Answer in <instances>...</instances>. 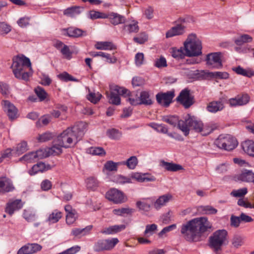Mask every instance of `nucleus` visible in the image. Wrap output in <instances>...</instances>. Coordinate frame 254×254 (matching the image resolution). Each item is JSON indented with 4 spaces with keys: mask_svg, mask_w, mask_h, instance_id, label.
<instances>
[{
    "mask_svg": "<svg viewBox=\"0 0 254 254\" xmlns=\"http://www.w3.org/2000/svg\"><path fill=\"white\" fill-rule=\"evenodd\" d=\"M82 123H78L73 127H69L59 135L54 141V144L48 148L51 155H58L62 152V147L67 148L74 147L81 139L83 132L80 127Z\"/></svg>",
    "mask_w": 254,
    "mask_h": 254,
    "instance_id": "nucleus-1",
    "label": "nucleus"
},
{
    "mask_svg": "<svg viewBox=\"0 0 254 254\" xmlns=\"http://www.w3.org/2000/svg\"><path fill=\"white\" fill-rule=\"evenodd\" d=\"M211 228L212 224L208 218L206 217H200L183 224L181 226V233L187 241L197 242L202 240L203 234Z\"/></svg>",
    "mask_w": 254,
    "mask_h": 254,
    "instance_id": "nucleus-2",
    "label": "nucleus"
},
{
    "mask_svg": "<svg viewBox=\"0 0 254 254\" xmlns=\"http://www.w3.org/2000/svg\"><path fill=\"white\" fill-rule=\"evenodd\" d=\"M12 61L11 68L14 76L18 79L28 81L33 74L29 59L24 56H16Z\"/></svg>",
    "mask_w": 254,
    "mask_h": 254,
    "instance_id": "nucleus-3",
    "label": "nucleus"
},
{
    "mask_svg": "<svg viewBox=\"0 0 254 254\" xmlns=\"http://www.w3.org/2000/svg\"><path fill=\"white\" fill-rule=\"evenodd\" d=\"M228 243V232L226 230H218L209 238V246L215 253L222 250V247Z\"/></svg>",
    "mask_w": 254,
    "mask_h": 254,
    "instance_id": "nucleus-4",
    "label": "nucleus"
},
{
    "mask_svg": "<svg viewBox=\"0 0 254 254\" xmlns=\"http://www.w3.org/2000/svg\"><path fill=\"white\" fill-rule=\"evenodd\" d=\"M186 55L188 57L198 56L202 54L201 41L195 34H190L184 43Z\"/></svg>",
    "mask_w": 254,
    "mask_h": 254,
    "instance_id": "nucleus-5",
    "label": "nucleus"
},
{
    "mask_svg": "<svg viewBox=\"0 0 254 254\" xmlns=\"http://www.w3.org/2000/svg\"><path fill=\"white\" fill-rule=\"evenodd\" d=\"M190 118H191V116L188 114L181 120H179L178 117L175 116L164 117L162 120L173 127H176L177 125L178 128L184 133V135L187 136L189 134V127L186 121Z\"/></svg>",
    "mask_w": 254,
    "mask_h": 254,
    "instance_id": "nucleus-6",
    "label": "nucleus"
},
{
    "mask_svg": "<svg viewBox=\"0 0 254 254\" xmlns=\"http://www.w3.org/2000/svg\"><path fill=\"white\" fill-rule=\"evenodd\" d=\"M186 122L189 127V131L192 129L196 132H201L203 135H207L215 128L210 125L203 126L201 121L197 120L193 116H191V118L189 119Z\"/></svg>",
    "mask_w": 254,
    "mask_h": 254,
    "instance_id": "nucleus-7",
    "label": "nucleus"
},
{
    "mask_svg": "<svg viewBox=\"0 0 254 254\" xmlns=\"http://www.w3.org/2000/svg\"><path fill=\"white\" fill-rule=\"evenodd\" d=\"M215 143L218 147L228 151L234 149L238 145L236 139L229 134L219 135Z\"/></svg>",
    "mask_w": 254,
    "mask_h": 254,
    "instance_id": "nucleus-8",
    "label": "nucleus"
},
{
    "mask_svg": "<svg viewBox=\"0 0 254 254\" xmlns=\"http://www.w3.org/2000/svg\"><path fill=\"white\" fill-rule=\"evenodd\" d=\"M129 91L118 85H113L110 87V93L107 96L109 102L112 104L119 105L121 103L120 95L126 96L129 95Z\"/></svg>",
    "mask_w": 254,
    "mask_h": 254,
    "instance_id": "nucleus-9",
    "label": "nucleus"
},
{
    "mask_svg": "<svg viewBox=\"0 0 254 254\" xmlns=\"http://www.w3.org/2000/svg\"><path fill=\"white\" fill-rule=\"evenodd\" d=\"M50 155L51 154H50L49 149L47 148L45 149H39L35 152H29L20 158L19 160L21 161L24 160L27 163H32L38 159L46 158Z\"/></svg>",
    "mask_w": 254,
    "mask_h": 254,
    "instance_id": "nucleus-10",
    "label": "nucleus"
},
{
    "mask_svg": "<svg viewBox=\"0 0 254 254\" xmlns=\"http://www.w3.org/2000/svg\"><path fill=\"white\" fill-rule=\"evenodd\" d=\"M119 242V241L117 238L100 240L95 244L94 249L98 252L110 250L113 249Z\"/></svg>",
    "mask_w": 254,
    "mask_h": 254,
    "instance_id": "nucleus-11",
    "label": "nucleus"
},
{
    "mask_svg": "<svg viewBox=\"0 0 254 254\" xmlns=\"http://www.w3.org/2000/svg\"><path fill=\"white\" fill-rule=\"evenodd\" d=\"M174 97V90L169 91L165 93H158L156 95L157 102L165 107H167L170 105Z\"/></svg>",
    "mask_w": 254,
    "mask_h": 254,
    "instance_id": "nucleus-12",
    "label": "nucleus"
},
{
    "mask_svg": "<svg viewBox=\"0 0 254 254\" xmlns=\"http://www.w3.org/2000/svg\"><path fill=\"white\" fill-rule=\"evenodd\" d=\"M106 197L117 204L125 202L127 200L124 193L116 189L109 190L106 194Z\"/></svg>",
    "mask_w": 254,
    "mask_h": 254,
    "instance_id": "nucleus-13",
    "label": "nucleus"
},
{
    "mask_svg": "<svg viewBox=\"0 0 254 254\" xmlns=\"http://www.w3.org/2000/svg\"><path fill=\"white\" fill-rule=\"evenodd\" d=\"M221 55L220 53H213L207 55L206 59L207 64L211 68H221L223 64Z\"/></svg>",
    "mask_w": 254,
    "mask_h": 254,
    "instance_id": "nucleus-14",
    "label": "nucleus"
},
{
    "mask_svg": "<svg viewBox=\"0 0 254 254\" xmlns=\"http://www.w3.org/2000/svg\"><path fill=\"white\" fill-rule=\"evenodd\" d=\"M177 100L185 108H189L193 104V97L190 94V90L187 89L183 90L177 97Z\"/></svg>",
    "mask_w": 254,
    "mask_h": 254,
    "instance_id": "nucleus-15",
    "label": "nucleus"
},
{
    "mask_svg": "<svg viewBox=\"0 0 254 254\" xmlns=\"http://www.w3.org/2000/svg\"><path fill=\"white\" fill-rule=\"evenodd\" d=\"M1 105L3 111L6 113L9 119L11 120L17 118V109L8 100H2Z\"/></svg>",
    "mask_w": 254,
    "mask_h": 254,
    "instance_id": "nucleus-16",
    "label": "nucleus"
},
{
    "mask_svg": "<svg viewBox=\"0 0 254 254\" xmlns=\"http://www.w3.org/2000/svg\"><path fill=\"white\" fill-rule=\"evenodd\" d=\"M42 247L38 244H28L22 247L17 254H33L42 250Z\"/></svg>",
    "mask_w": 254,
    "mask_h": 254,
    "instance_id": "nucleus-17",
    "label": "nucleus"
},
{
    "mask_svg": "<svg viewBox=\"0 0 254 254\" xmlns=\"http://www.w3.org/2000/svg\"><path fill=\"white\" fill-rule=\"evenodd\" d=\"M250 100V97L247 94L238 95L235 98L229 99L228 103L231 107L243 106L247 104Z\"/></svg>",
    "mask_w": 254,
    "mask_h": 254,
    "instance_id": "nucleus-18",
    "label": "nucleus"
},
{
    "mask_svg": "<svg viewBox=\"0 0 254 254\" xmlns=\"http://www.w3.org/2000/svg\"><path fill=\"white\" fill-rule=\"evenodd\" d=\"M62 33L64 36L72 38H78L86 35L85 31L81 29L74 27H70L67 28L63 29L62 30Z\"/></svg>",
    "mask_w": 254,
    "mask_h": 254,
    "instance_id": "nucleus-19",
    "label": "nucleus"
},
{
    "mask_svg": "<svg viewBox=\"0 0 254 254\" xmlns=\"http://www.w3.org/2000/svg\"><path fill=\"white\" fill-rule=\"evenodd\" d=\"M236 181H240L245 182H253L254 184V173L249 170H244L239 174L234 177Z\"/></svg>",
    "mask_w": 254,
    "mask_h": 254,
    "instance_id": "nucleus-20",
    "label": "nucleus"
},
{
    "mask_svg": "<svg viewBox=\"0 0 254 254\" xmlns=\"http://www.w3.org/2000/svg\"><path fill=\"white\" fill-rule=\"evenodd\" d=\"M225 108L224 101L222 98L218 101L209 102L206 107L207 110L212 113H216L222 111Z\"/></svg>",
    "mask_w": 254,
    "mask_h": 254,
    "instance_id": "nucleus-21",
    "label": "nucleus"
},
{
    "mask_svg": "<svg viewBox=\"0 0 254 254\" xmlns=\"http://www.w3.org/2000/svg\"><path fill=\"white\" fill-rule=\"evenodd\" d=\"M186 26L184 24H177L166 32V37L168 38L183 35L186 32Z\"/></svg>",
    "mask_w": 254,
    "mask_h": 254,
    "instance_id": "nucleus-22",
    "label": "nucleus"
},
{
    "mask_svg": "<svg viewBox=\"0 0 254 254\" xmlns=\"http://www.w3.org/2000/svg\"><path fill=\"white\" fill-rule=\"evenodd\" d=\"M172 195L170 193H167L160 196L154 202L153 206L156 210H159L167 204L172 199Z\"/></svg>",
    "mask_w": 254,
    "mask_h": 254,
    "instance_id": "nucleus-23",
    "label": "nucleus"
},
{
    "mask_svg": "<svg viewBox=\"0 0 254 254\" xmlns=\"http://www.w3.org/2000/svg\"><path fill=\"white\" fill-rule=\"evenodd\" d=\"M22 206L23 204L20 199H16L12 201H9L7 203L5 212L11 216L15 211L21 209Z\"/></svg>",
    "mask_w": 254,
    "mask_h": 254,
    "instance_id": "nucleus-24",
    "label": "nucleus"
},
{
    "mask_svg": "<svg viewBox=\"0 0 254 254\" xmlns=\"http://www.w3.org/2000/svg\"><path fill=\"white\" fill-rule=\"evenodd\" d=\"M50 169V165H46L44 163L40 162L34 165L28 172L31 176H33L38 172H42Z\"/></svg>",
    "mask_w": 254,
    "mask_h": 254,
    "instance_id": "nucleus-25",
    "label": "nucleus"
},
{
    "mask_svg": "<svg viewBox=\"0 0 254 254\" xmlns=\"http://www.w3.org/2000/svg\"><path fill=\"white\" fill-rule=\"evenodd\" d=\"M131 178L139 182H152L155 180V178L153 176L140 173H135L132 174Z\"/></svg>",
    "mask_w": 254,
    "mask_h": 254,
    "instance_id": "nucleus-26",
    "label": "nucleus"
},
{
    "mask_svg": "<svg viewBox=\"0 0 254 254\" xmlns=\"http://www.w3.org/2000/svg\"><path fill=\"white\" fill-rule=\"evenodd\" d=\"M242 147L245 153L250 156H254V141L246 140L242 143Z\"/></svg>",
    "mask_w": 254,
    "mask_h": 254,
    "instance_id": "nucleus-27",
    "label": "nucleus"
},
{
    "mask_svg": "<svg viewBox=\"0 0 254 254\" xmlns=\"http://www.w3.org/2000/svg\"><path fill=\"white\" fill-rule=\"evenodd\" d=\"M119 165H121V162L116 163L113 161H108L104 165L103 172L107 174L108 172H116Z\"/></svg>",
    "mask_w": 254,
    "mask_h": 254,
    "instance_id": "nucleus-28",
    "label": "nucleus"
},
{
    "mask_svg": "<svg viewBox=\"0 0 254 254\" xmlns=\"http://www.w3.org/2000/svg\"><path fill=\"white\" fill-rule=\"evenodd\" d=\"M96 49L101 50H112L116 49V46L111 42H98L95 45Z\"/></svg>",
    "mask_w": 254,
    "mask_h": 254,
    "instance_id": "nucleus-29",
    "label": "nucleus"
},
{
    "mask_svg": "<svg viewBox=\"0 0 254 254\" xmlns=\"http://www.w3.org/2000/svg\"><path fill=\"white\" fill-rule=\"evenodd\" d=\"M83 10V8L82 7L73 6L65 9L64 11V14L68 16L74 17L76 15L79 14Z\"/></svg>",
    "mask_w": 254,
    "mask_h": 254,
    "instance_id": "nucleus-30",
    "label": "nucleus"
},
{
    "mask_svg": "<svg viewBox=\"0 0 254 254\" xmlns=\"http://www.w3.org/2000/svg\"><path fill=\"white\" fill-rule=\"evenodd\" d=\"M197 210L201 214L211 215L217 212V210L210 205L199 206Z\"/></svg>",
    "mask_w": 254,
    "mask_h": 254,
    "instance_id": "nucleus-31",
    "label": "nucleus"
},
{
    "mask_svg": "<svg viewBox=\"0 0 254 254\" xmlns=\"http://www.w3.org/2000/svg\"><path fill=\"white\" fill-rule=\"evenodd\" d=\"M12 184L6 179H0V192H9L13 190Z\"/></svg>",
    "mask_w": 254,
    "mask_h": 254,
    "instance_id": "nucleus-32",
    "label": "nucleus"
},
{
    "mask_svg": "<svg viewBox=\"0 0 254 254\" xmlns=\"http://www.w3.org/2000/svg\"><path fill=\"white\" fill-rule=\"evenodd\" d=\"M233 70L238 74L242 75L244 76L251 77L254 76V71L251 69H245L241 66L233 68Z\"/></svg>",
    "mask_w": 254,
    "mask_h": 254,
    "instance_id": "nucleus-33",
    "label": "nucleus"
},
{
    "mask_svg": "<svg viewBox=\"0 0 254 254\" xmlns=\"http://www.w3.org/2000/svg\"><path fill=\"white\" fill-rule=\"evenodd\" d=\"M62 212L57 209L54 210L49 215L47 220L50 224L58 222L62 217Z\"/></svg>",
    "mask_w": 254,
    "mask_h": 254,
    "instance_id": "nucleus-34",
    "label": "nucleus"
},
{
    "mask_svg": "<svg viewBox=\"0 0 254 254\" xmlns=\"http://www.w3.org/2000/svg\"><path fill=\"white\" fill-rule=\"evenodd\" d=\"M107 16V18H109L111 23L115 25L124 22L125 20L123 16L116 13H112Z\"/></svg>",
    "mask_w": 254,
    "mask_h": 254,
    "instance_id": "nucleus-35",
    "label": "nucleus"
},
{
    "mask_svg": "<svg viewBox=\"0 0 254 254\" xmlns=\"http://www.w3.org/2000/svg\"><path fill=\"white\" fill-rule=\"evenodd\" d=\"M161 165L166 170L169 171L176 172L182 169V167L180 165L167 162L164 161L161 162Z\"/></svg>",
    "mask_w": 254,
    "mask_h": 254,
    "instance_id": "nucleus-36",
    "label": "nucleus"
},
{
    "mask_svg": "<svg viewBox=\"0 0 254 254\" xmlns=\"http://www.w3.org/2000/svg\"><path fill=\"white\" fill-rule=\"evenodd\" d=\"M138 164V159L135 156H132L127 161L121 162V165H126L129 169H134Z\"/></svg>",
    "mask_w": 254,
    "mask_h": 254,
    "instance_id": "nucleus-37",
    "label": "nucleus"
},
{
    "mask_svg": "<svg viewBox=\"0 0 254 254\" xmlns=\"http://www.w3.org/2000/svg\"><path fill=\"white\" fill-rule=\"evenodd\" d=\"M113 181L117 184L124 185L125 184L131 183V178L125 177L121 175H117L114 177Z\"/></svg>",
    "mask_w": 254,
    "mask_h": 254,
    "instance_id": "nucleus-38",
    "label": "nucleus"
},
{
    "mask_svg": "<svg viewBox=\"0 0 254 254\" xmlns=\"http://www.w3.org/2000/svg\"><path fill=\"white\" fill-rule=\"evenodd\" d=\"M139 101V104L149 105L152 104L149 93L147 91H142L140 93Z\"/></svg>",
    "mask_w": 254,
    "mask_h": 254,
    "instance_id": "nucleus-39",
    "label": "nucleus"
},
{
    "mask_svg": "<svg viewBox=\"0 0 254 254\" xmlns=\"http://www.w3.org/2000/svg\"><path fill=\"white\" fill-rule=\"evenodd\" d=\"M209 76L218 79H226L229 77V74L227 72L215 71L209 72L208 73Z\"/></svg>",
    "mask_w": 254,
    "mask_h": 254,
    "instance_id": "nucleus-40",
    "label": "nucleus"
},
{
    "mask_svg": "<svg viewBox=\"0 0 254 254\" xmlns=\"http://www.w3.org/2000/svg\"><path fill=\"white\" fill-rule=\"evenodd\" d=\"M253 38L248 34H243L235 40V43L238 46H241L244 43L251 42Z\"/></svg>",
    "mask_w": 254,
    "mask_h": 254,
    "instance_id": "nucleus-41",
    "label": "nucleus"
},
{
    "mask_svg": "<svg viewBox=\"0 0 254 254\" xmlns=\"http://www.w3.org/2000/svg\"><path fill=\"white\" fill-rule=\"evenodd\" d=\"M171 55L172 57L177 60L183 59L186 56L184 53L182 48L177 49L176 48H172L171 49Z\"/></svg>",
    "mask_w": 254,
    "mask_h": 254,
    "instance_id": "nucleus-42",
    "label": "nucleus"
},
{
    "mask_svg": "<svg viewBox=\"0 0 254 254\" xmlns=\"http://www.w3.org/2000/svg\"><path fill=\"white\" fill-rule=\"evenodd\" d=\"M86 183L87 188L93 190H95L99 186L98 181L94 177H89L87 179Z\"/></svg>",
    "mask_w": 254,
    "mask_h": 254,
    "instance_id": "nucleus-43",
    "label": "nucleus"
},
{
    "mask_svg": "<svg viewBox=\"0 0 254 254\" xmlns=\"http://www.w3.org/2000/svg\"><path fill=\"white\" fill-rule=\"evenodd\" d=\"M107 135L111 139L118 140L122 136V133L115 128L109 129L107 131Z\"/></svg>",
    "mask_w": 254,
    "mask_h": 254,
    "instance_id": "nucleus-44",
    "label": "nucleus"
},
{
    "mask_svg": "<svg viewBox=\"0 0 254 254\" xmlns=\"http://www.w3.org/2000/svg\"><path fill=\"white\" fill-rule=\"evenodd\" d=\"M23 216L28 222H33L37 219L35 212L30 209L24 210Z\"/></svg>",
    "mask_w": 254,
    "mask_h": 254,
    "instance_id": "nucleus-45",
    "label": "nucleus"
},
{
    "mask_svg": "<svg viewBox=\"0 0 254 254\" xmlns=\"http://www.w3.org/2000/svg\"><path fill=\"white\" fill-rule=\"evenodd\" d=\"M244 237L238 234L234 236L232 240V244L235 248H239L244 244Z\"/></svg>",
    "mask_w": 254,
    "mask_h": 254,
    "instance_id": "nucleus-46",
    "label": "nucleus"
},
{
    "mask_svg": "<svg viewBox=\"0 0 254 254\" xmlns=\"http://www.w3.org/2000/svg\"><path fill=\"white\" fill-rule=\"evenodd\" d=\"M134 211L133 209L128 207L115 209L113 211L114 214L121 216L124 215V214H131Z\"/></svg>",
    "mask_w": 254,
    "mask_h": 254,
    "instance_id": "nucleus-47",
    "label": "nucleus"
},
{
    "mask_svg": "<svg viewBox=\"0 0 254 254\" xmlns=\"http://www.w3.org/2000/svg\"><path fill=\"white\" fill-rule=\"evenodd\" d=\"M34 91L40 101H44L47 98L48 94L42 87L38 86L35 88Z\"/></svg>",
    "mask_w": 254,
    "mask_h": 254,
    "instance_id": "nucleus-48",
    "label": "nucleus"
},
{
    "mask_svg": "<svg viewBox=\"0 0 254 254\" xmlns=\"http://www.w3.org/2000/svg\"><path fill=\"white\" fill-rule=\"evenodd\" d=\"M146 198H142L141 200L137 201L136 203L137 207L145 211H149L150 205L146 201Z\"/></svg>",
    "mask_w": 254,
    "mask_h": 254,
    "instance_id": "nucleus-49",
    "label": "nucleus"
},
{
    "mask_svg": "<svg viewBox=\"0 0 254 254\" xmlns=\"http://www.w3.org/2000/svg\"><path fill=\"white\" fill-rule=\"evenodd\" d=\"M11 30V26L4 22H0V35L5 36Z\"/></svg>",
    "mask_w": 254,
    "mask_h": 254,
    "instance_id": "nucleus-50",
    "label": "nucleus"
},
{
    "mask_svg": "<svg viewBox=\"0 0 254 254\" xmlns=\"http://www.w3.org/2000/svg\"><path fill=\"white\" fill-rule=\"evenodd\" d=\"M157 226L155 224L147 225L145 227L144 234L145 236L149 237L151 235H152L157 230Z\"/></svg>",
    "mask_w": 254,
    "mask_h": 254,
    "instance_id": "nucleus-51",
    "label": "nucleus"
},
{
    "mask_svg": "<svg viewBox=\"0 0 254 254\" xmlns=\"http://www.w3.org/2000/svg\"><path fill=\"white\" fill-rule=\"evenodd\" d=\"M124 29L128 33H136L138 31L139 28L137 22L127 24L124 26Z\"/></svg>",
    "mask_w": 254,
    "mask_h": 254,
    "instance_id": "nucleus-52",
    "label": "nucleus"
},
{
    "mask_svg": "<svg viewBox=\"0 0 254 254\" xmlns=\"http://www.w3.org/2000/svg\"><path fill=\"white\" fill-rule=\"evenodd\" d=\"M59 78L65 82H67L68 81H78V79L74 78L73 76H72L71 75L68 74L66 72H64L58 75Z\"/></svg>",
    "mask_w": 254,
    "mask_h": 254,
    "instance_id": "nucleus-53",
    "label": "nucleus"
},
{
    "mask_svg": "<svg viewBox=\"0 0 254 254\" xmlns=\"http://www.w3.org/2000/svg\"><path fill=\"white\" fill-rule=\"evenodd\" d=\"M101 97L102 95L99 92L97 93H90L87 95L88 100L94 104L97 103L100 100Z\"/></svg>",
    "mask_w": 254,
    "mask_h": 254,
    "instance_id": "nucleus-54",
    "label": "nucleus"
},
{
    "mask_svg": "<svg viewBox=\"0 0 254 254\" xmlns=\"http://www.w3.org/2000/svg\"><path fill=\"white\" fill-rule=\"evenodd\" d=\"M27 144L25 141H22L16 146V152L18 154H21L27 150Z\"/></svg>",
    "mask_w": 254,
    "mask_h": 254,
    "instance_id": "nucleus-55",
    "label": "nucleus"
},
{
    "mask_svg": "<svg viewBox=\"0 0 254 254\" xmlns=\"http://www.w3.org/2000/svg\"><path fill=\"white\" fill-rule=\"evenodd\" d=\"M53 138V134L49 132H45L43 134H39L37 140L39 142H43L48 141Z\"/></svg>",
    "mask_w": 254,
    "mask_h": 254,
    "instance_id": "nucleus-56",
    "label": "nucleus"
},
{
    "mask_svg": "<svg viewBox=\"0 0 254 254\" xmlns=\"http://www.w3.org/2000/svg\"><path fill=\"white\" fill-rule=\"evenodd\" d=\"M77 218V214L75 211L66 214V222L68 224L73 223Z\"/></svg>",
    "mask_w": 254,
    "mask_h": 254,
    "instance_id": "nucleus-57",
    "label": "nucleus"
},
{
    "mask_svg": "<svg viewBox=\"0 0 254 254\" xmlns=\"http://www.w3.org/2000/svg\"><path fill=\"white\" fill-rule=\"evenodd\" d=\"M247 192V189L246 188H244L238 190H233L231 192V194L235 197H242L246 194Z\"/></svg>",
    "mask_w": 254,
    "mask_h": 254,
    "instance_id": "nucleus-58",
    "label": "nucleus"
},
{
    "mask_svg": "<svg viewBox=\"0 0 254 254\" xmlns=\"http://www.w3.org/2000/svg\"><path fill=\"white\" fill-rule=\"evenodd\" d=\"M60 51L65 58L68 60L71 58L72 52L70 51L69 47L67 45H64Z\"/></svg>",
    "mask_w": 254,
    "mask_h": 254,
    "instance_id": "nucleus-59",
    "label": "nucleus"
},
{
    "mask_svg": "<svg viewBox=\"0 0 254 254\" xmlns=\"http://www.w3.org/2000/svg\"><path fill=\"white\" fill-rule=\"evenodd\" d=\"M90 16L92 19L97 18H107L108 17L106 14L99 11H91Z\"/></svg>",
    "mask_w": 254,
    "mask_h": 254,
    "instance_id": "nucleus-60",
    "label": "nucleus"
},
{
    "mask_svg": "<svg viewBox=\"0 0 254 254\" xmlns=\"http://www.w3.org/2000/svg\"><path fill=\"white\" fill-rule=\"evenodd\" d=\"M80 250V247L78 246L72 247L67 250L60 253L58 254H75L79 252Z\"/></svg>",
    "mask_w": 254,
    "mask_h": 254,
    "instance_id": "nucleus-61",
    "label": "nucleus"
},
{
    "mask_svg": "<svg viewBox=\"0 0 254 254\" xmlns=\"http://www.w3.org/2000/svg\"><path fill=\"white\" fill-rule=\"evenodd\" d=\"M90 153L95 155H102L105 154V151L102 147H91L90 149Z\"/></svg>",
    "mask_w": 254,
    "mask_h": 254,
    "instance_id": "nucleus-62",
    "label": "nucleus"
},
{
    "mask_svg": "<svg viewBox=\"0 0 254 254\" xmlns=\"http://www.w3.org/2000/svg\"><path fill=\"white\" fill-rule=\"evenodd\" d=\"M0 92L2 95L7 96L9 93L8 85L6 83L0 82Z\"/></svg>",
    "mask_w": 254,
    "mask_h": 254,
    "instance_id": "nucleus-63",
    "label": "nucleus"
},
{
    "mask_svg": "<svg viewBox=\"0 0 254 254\" xmlns=\"http://www.w3.org/2000/svg\"><path fill=\"white\" fill-rule=\"evenodd\" d=\"M155 65L158 68L167 66V62L165 58L163 57H161L159 59H157L155 63Z\"/></svg>",
    "mask_w": 254,
    "mask_h": 254,
    "instance_id": "nucleus-64",
    "label": "nucleus"
}]
</instances>
